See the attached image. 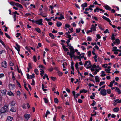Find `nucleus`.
Returning a JSON list of instances; mask_svg holds the SVG:
<instances>
[{"instance_id":"obj_1","label":"nucleus","mask_w":121,"mask_h":121,"mask_svg":"<svg viewBox=\"0 0 121 121\" xmlns=\"http://www.w3.org/2000/svg\"><path fill=\"white\" fill-rule=\"evenodd\" d=\"M8 105H5L4 107H2L0 110V114L4 113L8 110Z\"/></svg>"},{"instance_id":"obj_2","label":"nucleus","mask_w":121,"mask_h":121,"mask_svg":"<svg viewBox=\"0 0 121 121\" xmlns=\"http://www.w3.org/2000/svg\"><path fill=\"white\" fill-rule=\"evenodd\" d=\"M73 32V31L71 30L70 31H68L67 32H66L65 34V36L67 38H69V39L67 40V42L69 43L70 42V40H72V38H71V35H69V34L71 33H72Z\"/></svg>"},{"instance_id":"obj_3","label":"nucleus","mask_w":121,"mask_h":121,"mask_svg":"<svg viewBox=\"0 0 121 121\" xmlns=\"http://www.w3.org/2000/svg\"><path fill=\"white\" fill-rule=\"evenodd\" d=\"M68 48L70 49V52L72 55L73 57H75V56L74 54L75 51H74V50L73 48V47L69 45Z\"/></svg>"},{"instance_id":"obj_4","label":"nucleus","mask_w":121,"mask_h":121,"mask_svg":"<svg viewBox=\"0 0 121 121\" xmlns=\"http://www.w3.org/2000/svg\"><path fill=\"white\" fill-rule=\"evenodd\" d=\"M86 66H87V67L86 68L87 69L91 67V65L90 61H86L85 62L84 64V66L85 67H86Z\"/></svg>"},{"instance_id":"obj_5","label":"nucleus","mask_w":121,"mask_h":121,"mask_svg":"<svg viewBox=\"0 0 121 121\" xmlns=\"http://www.w3.org/2000/svg\"><path fill=\"white\" fill-rule=\"evenodd\" d=\"M100 93L101 95L103 96H105L107 94L106 90L105 89H101L100 91Z\"/></svg>"},{"instance_id":"obj_6","label":"nucleus","mask_w":121,"mask_h":121,"mask_svg":"<svg viewBox=\"0 0 121 121\" xmlns=\"http://www.w3.org/2000/svg\"><path fill=\"white\" fill-rule=\"evenodd\" d=\"M42 19H40L38 21H34V22L37 24H39V25H42Z\"/></svg>"},{"instance_id":"obj_7","label":"nucleus","mask_w":121,"mask_h":121,"mask_svg":"<svg viewBox=\"0 0 121 121\" xmlns=\"http://www.w3.org/2000/svg\"><path fill=\"white\" fill-rule=\"evenodd\" d=\"M12 108L10 109V111L14 112H15L16 111V109L15 106H12Z\"/></svg>"},{"instance_id":"obj_8","label":"nucleus","mask_w":121,"mask_h":121,"mask_svg":"<svg viewBox=\"0 0 121 121\" xmlns=\"http://www.w3.org/2000/svg\"><path fill=\"white\" fill-rule=\"evenodd\" d=\"M30 114H25L24 115V117L27 120H28L29 118L30 117Z\"/></svg>"},{"instance_id":"obj_9","label":"nucleus","mask_w":121,"mask_h":121,"mask_svg":"<svg viewBox=\"0 0 121 121\" xmlns=\"http://www.w3.org/2000/svg\"><path fill=\"white\" fill-rule=\"evenodd\" d=\"M2 66L4 67H6L7 66V63L5 61L3 62L1 64Z\"/></svg>"},{"instance_id":"obj_10","label":"nucleus","mask_w":121,"mask_h":121,"mask_svg":"<svg viewBox=\"0 0 121 121\" xmlns=\"http://www.w3.org/2000/svg\"><path fill=\"white\" fill-rule=\"evenodd\" d=\"M16 45L17 46V48L16 47H15V48L17 51L18 52L20 51V46L17 43L16 44Z\"/></svg>"},{"instance_id":"obj_11","label":"nucleus","mask_w":121,"mask_h":121,"mask_svg":"<svg viewBox=\"0 0 121 121\" xmlns=\"http://www.w3.org/2000/svg\"><path fill=\"white\" fill-rule=\"evenodd\" d=\"M15 87V85L14 84H10L9 85V87L10 89H13Z\"/></svg>"},{"instance_id":"obj_12","label":"nucleus","mask_w":121,"mask_h":121,"mask_svg":"<svg viewBox=\"0 0 121 121\" xmlns=\"http://www.w3.org/2000/svg\"><path fill=\"white\" fill-rule=\"evenodd\" d=\"M91 29L92 30H92L95 31L96 30V27L94 25H92Z\"/></svg>"},{"instance_id":"obj_13","label":"nucleus","mask_w":121,"mask_h":121,"mask_svg":"<svg viewBox=\"0 0 121 121\" xmlns=\"http://www.w3.org/2000/svg\"><path fill=\"white\" fill-rule=\"evenodd\" d=\"M113 102L114 103H116V102H117V103H121V99L119 100V99H116L115 100H114L113 101Z\"/></svg>"},{"instance_id":"obj_14","label":"nucleus","mask_w":121,"mask_h":121,"mask_svg":"<svg viewBox=\"0 0 121 121\" xmlns=\"http://www.w3.org/2000/svg\"><path fill=\"white\" fill-rule=\"evenodd\" d=\"M15 5H16V6L20 8L21 9L22 8H23L22 5L21 4L18 3H15Z\"/></svg>"},{"instance_id":"obj_15","label":"nucleus","mask_w":121,"mask_h":121,"mask_svg":"<svg viewBox=\"0 0 121 121\" xmlns=\"http://www.w3.org/2000/svg\"><path fill=\"white\" fill-rule=\"evenodd\" d=\"M104 7L107 10H110L111 9V8L107 5L105 6Z\"/></svg>"},{"instance_id":"obj_16","label":"nucleus","mask_w":121,"mask_h":121,"mask_svg":"<svg viewBox=\"0 0 121 121\" xmlns=\"http://www.w3.org/2000/svg\"><path fill=\"white\" fill-rule=\"evenodd\" d=\"M27 78L28 79H32L33 78H34L31 75H30L29 76L28 74H27Z\"/></svg>"},{"instance_id":"obj_17","label":"nucleus","mask_w":121,"mask_h":121,"mask_svg":"<svg viewBox=\"0 0 121 121\" xmlns=\"http://www.w3.org/2000/svg\"><path fill=\"white\" fill-rule=\"evenodd\" d=\"M13 118L10 116L8 117L7 119V121H12L13 120Z\"/></svg>"},{"instance_id":"obj_18","label":"nucleus","mask_w":121,"mask_h":121,"mask_svg":"<svg viewBox=\"0 0 121 121\" xmlns=\"http://www.w3.org/2000/svg\"><path fill=\"white\" fill-rule=\"evenodd\" d=\"M115 90L117 91V92H118V93L119 94H120L121 93V91H120L119 89L117 87H115Z\"/></svg>"},{"instance_id":"obj_19","label":"nucleus","mask_w":121,"mask_h":121,"mask_svg":"<svg viewBox=\"0 0 121 121\" xmlns=\"http://www.w3.org/2000/svg\"><path fill=\"white\" fill-rule=\"evenodd\" d=\"M6 90H4L1 91V93L2 95H4L6 94Z\"/></svg>"},{"instance_id":"obj_20","label":"nucleus","mask_w":121,"mask_h":121,"mask_svg":"<svg viewBox=\"0 0 121 121\" xmlns=\"http://www.w3.org/2000/svg\"><path fill=\"white\" fill-rule=\"evenodd\" d=\"M119 109L118 107H116L113 109V111L115 112H117L119 111Z\"/></svg>"},{"instance_id":"obj_21","label":"nucleus","mask_w":121,"mask_h":121,"mask_svg":"<svg viewBox=\"0 0 121 121\" xmlns=\"http://www.w3.org/2000/svg\"><path fill=\"white\" fill-rule=\"evenodd\" d=\"M62 47L63 48L65 51H69V50L68 48H66L65 46L64 45H63Z\"/></svg>"},{"instance_id":"obj_22","label":"nucleus","mask_w":121,"mask_h":121,"mask_svg":"<svg viewBox=\"0 0 121 121\" xmlns=\"http://www.w3.org/2000/svg\"><path fill=\"white\" fill-rule=\"evenodd\" d=\"M81 6L82 7H86L87 6V4L86 3H85L82 4Z\"/></svg>"},{"instance_id":"obj_23","label":"nucleus","mask_w":121,"mask_h":121,"mask_svg":"<svg viewBox=\"0 0 121 121\" xmlns=\"http://www.w3.org/2000/svg\"><path fill=\"white\" fill-rule=\"evenodd\" d=\"M95 79L96 82H99V78L97 76H96L95 77Z\"/></svg>"},{"instance_id":"obj_24","label":"nucleus","mask_w":121,"mask_h":121,"mask_svg":"<svg viewBox=\"0 0 121 121\" xmlns=\"http://www.w3.org/2000/svg\"><path fill=\"white\" fill-rule=\"evenodd\" d=\"M8 94L9 95H13V94L10 91H8Z\"/></svg>"},{"instance_id":"obj_25","label":"nucleus","mask_w":121,"mask_h":121,"mask_svg":"<svg viewBox=\"0 0 121 121\" xmlns=\"http://www.w3.org/2000/svg\"><path fill=\"white\" fill-rule=\"evenodd\" d=\"M67 55H69L70 56V57L71 59H72V58L73 57V56L71 54V53L70 52H67Z\"/></svg>"},{"instance_id":"obj_26","label":"nucleus","mask_w":121,"mask_h":121,"mask_svg":"<svg viewBox=\"0 0 121 121\" xmlns=\"http://www.w3.org/2000/svg\"><path fill=\"white\" fill-rule=\"evenodd\" d=\"M78 63L77 62L76 63L75 65V68L76 69H78V73H79V71L78 70Z\"/></svg>"},{"instance_id":"obj_27","label":"nucleus","mask_w":121,"mask_h":121,"mask_svg":"<svg viewBox=\"0 0 121 121\" xmlns=\"http://www.w3.org/2000/svg\"><path fill=\"white\" fill-rule=\"evenodd\" d=\"M102 74L101 76L102 77H104L106 76V74L104 73L105 72L104 71H102L101 72Z\"/></svg>"},{"instance_id":"obj_28","label":"nucleus","mask_w":121,"mask_h":121,"mask_svg":"<svg viewBox=\"0 0 121 121\" xmlns=\"http://www.w3.org/2000/svg\"><path fill=\"white\" fill-rule=\"evenodd\" d=\"M42 89L44 91H47V90L46 89L44 88V86L43 84H42Z\"/></svg>"},{"instance_id":"obj_29","label":"nucleus","mask_w":121,"mask_h":121,"mask_svg":"<svg viewBox=\"0 0 121 121\" xmlns=\"http://www.w3.org/2000/svg\"><path fill=\"white\" fill-rule=\"evenodd\" d=\"M54 101L55 103L57 104L58 102V100L56 98H55L54 99Z\"/></svg>"},{"instance_id":"obj_30","label":"nucleus","mask_w":121,"mask_h":121,"mask_svg":"<svg viewBox=\"0 0 121 121\" xmlns=\"http://www.w3.org/2000/svg\"><path fill=\"white\" fill-rule=\"evenodd\" d=\"M49 35L53 39H54V35L51 33H49Z\"/></svg>"},{"instance_id":"obj_31","label":"nucleus","mask_w":121,"mask_h":121,"mask_svg":"<svg viewBox=\"0 0 121 121\" xmlns=\"http://www.w3.org/2000/svg\"><path fill=\"white\" fill-rule=\"evenodd\" d=\"M11 106H14V105L15 104V102L12 101L11 102Z\"/></svg>"},{"instance_id":"obj_32","label":"nucleus","mask_w":121,"mask_h":121,"mask_svg":"<svg viewBox=\"0 0 121 121\" xmlns=\"http://www.w3.org/2000/svg\"><path fill=\"white\" fill-rule=\"evenodd\" d=\"M117 48L116 47H114L113 48V49H112L113 51H117Z\"/></svg>"},{"instance_id":"obj_33","label":"nucleus","mask_w":121,"mask_h":121,"mask_svg":"<svg viewBox=\"0 0 121 121\" xmlns=\"http://www.w3.org/2000/svg\"><path fill=\"white\" fill-rule=\"evenodd\" d=\"M110 69H105V70L107 73H110Z\"/></svg>"},{"instance_id":"obj_34","label":"nucleus","mask_w":121,"mask_h":121,"mask_svg":"<svg viewBox=\"0 0 121 121\" xmlns=\"http://www.w3.org/2000/svg\"><path fill=\"white\" fill-rule=\"evenodd\" d=\"M10 4L12 6L15 5V2L13 1L11 2L10 3Z\"/></svg>"},{"instance_id":"obj_35","label":"nucleus","mask_w":121,"mask_h":121,"mask_svg":"<svg viewBox=\"0 0 121 121\" xmlns=\"http://www.w3.org/2000/svg\"><path fill=\"white\" fill-rule=\"evenodd\" d=\"M34 72L37 75H38V70L37 69H35L34 70Z\"/></svg>"},{"instance_id":"obj_36","label":"nucleus","mask_w":121,"mask_h":121,"mask_svg":"<svg viewBox=\"0 0 121 121\" xmlns=\"http://www.w3.org/2000/svg\"><path fill=\"white\" fill-rule=\"evenodd\" d=\"M56 25L58 27H59L60 26V22H57L56 23Z\"/></svg>"},{"instance_id":"obj_37","label":"nucleus","mask_w":121,"mask_h":121,"mask_svg":"<svg viewBox=\"0 0 121 121\" xmlns=\"http://www.w3.org/2000/svg\"><path fill=\"white\" fill-rule=\"evenodd\" d=\"M81 29L80 28L77 29H76V32L77 33H79Z\"/></svg>"},{"instance_id":"obj_38","label":"nucleus","mask_w":121,"mask_h":121,"mask_svg":"<svg viewBox=\"0 0 121 121\" xmlns=\"http://www.w3.org/2000/svg\"><path fill=\"white\" fill-rule=\"evenodd\" d=\"M35 30L38 33H40L41 31L40 29L38 28H36Z\"/></svg>"},{"instance_id":"obj_39","label":"nucleus","mask_w":121,"mask_h":121,"mask_svg":"<svg viewBox=\"0 0 121 121\" xmlns=\"http://www.w3.org/2000/svg\"><path fill=\"white\" fill-rule=\"evenodd\" d=\"M28 66H29V67L28 68H27L30 69H32V68L31 67V64L30 63H29Z\"/></svg>"},{"instance_id":"obj_40","label":"nucleus","mask_w":121,"mask_h":121,"mask_svg":"<svg viewBox=\"0 0 121 121\" xmlns=\"http://www.w3.org/2000/svg\"><path fill=\"white\" fill-rule=\"evenodd\" d=\"M66 117H65V116H64L63 115H62V117H61V118L62 119L63 121H64L65 120V119L66 118Z\"/></svg>"},{"instance_id":"obj_41","label":"nucleus","mask_w":121,"mask_h":121,"mask_svg":"<svg viewBox=\"0 0 121 121\" xmlns=\"http://www.w3.org/2000/svg\"><path fill=\"white\" fill-rule=\"evenodd\" d=\"M12 78L13 80H15V78L14 77V73L13 72L12 73Z\"/></svg>"},{"instance_id":"obj_42","label":"nucleus","mask_w":121,"mask_h":121,"mask_svg":"<svg viewBox=\"0 0 121 121\" xmlns=\"http://www.w3.org/2000/svg\"><path fill=\"white\" fill-rule=\"evenodd\" d=\"M43 99L44 100V102L45 103H48V100L46 98H44Z\"/></svg>"},{"instance_id":"obj_43","label":"nucleus","mask_w":121,"mask_h":121,"mask_svg":"<svg viewBox=\"0 0 121 121\" xmlns=\"http://www.w3.org/2000/svg\"><path fill=\"white\" fill-rule=\"evenodd\" d=\"M5 35L6 37L9 39L10 38V36L7 33H5Z\"/></svg>"},{"instance_id":"obj_44","label":"nucleus","mask_w":121,"mask_h":121,"mask_svg":"<svg viewBox=\"0 0 121 121\" xmlns=\"http://www.w3.org/2000/svg\"><path fill=\"white\" fill-rule=\"evenodd\" d=\"M115 41L116 43L118 44H119L120 43V41L119 39H116L115 40Z\"/></svg>"},{"instance_id":"obj_45","label":"nucleus","mask_w":121,"mask_h":121,"mask_svg":"<svg viewBox=\"0 0 121 121\" xmlns=\"http://www.w3.org/2000/svg\"><path fill=\"white\" fill-rule=\"evenodd\" d=\"M97 10H98V11H97V12H98L100 9L98 7L96 8V9H95L94 10V12H96Z\"/></svg>"},{"instance_id":"obj_46","label":"nucleus","mask_w":121,"mask_h":121,"mask_svg":"<svg viewBox=\"0 0 121 121\" xmlns=\"http://www.w3.org/2000/svg\"><path fill=\"white\" fill-rule=\"evenodd\" d=\"M87 40L88 41H91V38L90 36L88 37L87 38Z\"/></svg>"},{"instance_id":"obj_47","label":"nucleus","mask_w":121,"mask_h":121,"mask_svg":"<svg viewBox=\"0 0 121 121\" xmlns=\"http://www.w3.org/2000/svg\"><path fill=\"white\" fill-rule=\"evenodd\" d=\"M111 38L113 40H115V37L114 34L112 35V36L111 37Z\"/></svg>"},{"instance_id":"obj_48","label":"nucleus","mask_w":121,"mask_h":121,"mask_svg":"<svg viewBox=\"0 0 121 121\" xmlns=\"http://www.w3.org/2000/svg\"><path fill=\"white\" fill-rule=\"evenodd\" d=\"M113 82H110V85H109L108 86L110 87H112L113 86Z\"/></svg>"},{"instance_id":"obj_49","label":"nucleus","mask_w":121,"mask_h":121,"mask_svg":"<svg viewBox=\"0 0 121 121\" xmlns=\"http://www.w3.org/2000/svg\"><path fill=\"white\" fill-rule=\"evenodd\" d=\"M105 82H104L103 81L102 82H100L99 85L100 86H101L102 85H103L105 83Z\"/></svg>"},{"instance_id":"obj_50","label":"nucleus","mask_w":121,"mask_h":121,"mask_svg":"<svg viewBox=\"0 0 121 121\" xmlns=\"http://www.w3.org/2000/svg\"><path fill=\"white\" fill-rule=\"evenodd\" d=\"M17 95H18L19 96H20V95L21 93L19 91H17Z\"/></svg>"},{"instance_id":"obj_51","label":"nucleus","mask_w":121,"mask_h":121,"mask_svg":"<svg viewBox=\"0 0 121 121\" xmlns=\"http://www.w3.org/2000/svg\"><path fill=\"white\" fill-rule=\"evenodd\" d=\"M107 93L110 94L111 93V90L110 89H108L107 90Z\"/></svg>"},{"instance_id":"obj_52","label":"nucleus","mask_w":121,"mask_h":121,"mask_svg":"<svg viewBox=\"0 0 121 121\" xmlns=\"http://www.w3.org/2000/svg\"><path fill=\"white\" fill-rule=\"evenodd\" d=\"M93 103L91 105L92 106H94L96 104V102L94 100H93Z\"/></svg>"},{"instance_id":"obj_53","label":"nucleus","mask_w":121,"mask_h":121,"mask_svg":"<svg viewBox=\"0 0 121 121\" xmlns=\"http://www.w3.org/2000/svg\"><path fill=\"white\" fill-rule=\"evenodd\" d=\"M72 93L73 95V96L74 97V98H75V92L74 91H73L72 92Z\"/></svg>"},{"instance_id":"obj_54","label":"nucleus","mask_w":121,"mask_h":121,"mask_svg":"<svg viewBox=\"0 0 121 121\" xmlns=\"http://www.w3.org/2000/svg\"><path fill=\"white\" fill-rule=\"evenodd\" d=\"M51 79L53 81H55L56 79V78L55 77H51Z\"/></svg>"},{"instance_id":"obj_55","label":"nucleus","mask_w":121,"mask_h":121,"mask_svg":"<svg viewBox=\"0 0 121 121\" xmlns=\"http://www.w3.org/2000/svg\"><path fill=\"white\" fill-rule=\"evenodd\" d=\"M91 52L90 51H89L88 52V55L89 56H91Z\"/></svg>"},{"instance_id":"obj_56","label":"nucleus","mask_w":121,"mask_h":121,"mask_svg":"<svg viewBox=\"0 0 121 121\" xmlns=\"http://www.w3.org/2000/svg\"><path fill=\"white\" fill-rule=\"evenodd\" d=\"M0 42L4 46H5V45L4 44V43L2 41V40H1V39H0Z\"/></svg>"},{"instance_id":"obj_57","label":"nucleus","mask_w":121,"mask_h":121,"mask_svg":"<svg viewBox=\"0 0 121 121\" xmlns=\"http://www.w3.org/2000/svg\"><path fill=\"white\" fill-rule=\"evenodd\" d=\"M33 59L34 61L36 62V56H33Z\"/></svg>"},{"instance_id":"obj_58","label":"nucleus","mask_w":121,"mask_h":121,"mask_svg":"<svg viewBox=\"0 0 121 121\" xmlns=\"http://www.w3.org/2000/svg\"><path fill=\"white\" fill-rule=\"evenodd\" d=\"M71 67L72 69L73 70V71H74V68L73 66V64L72 63L71 65Z\"/></svg>"},{"instance_id":"obj_59","label":"nucleus","mask_w":121,"mask_h":121,"mask_svg":"<svg viewBox=\"0 0 121 121\" xmlns=\"http://www.w3.org/2000/svg\"><path fill=\"white\" fill-rule=\"evenodd\" d=\"M97 38L98 39H100L101 38V36L97 34L96 35Z\"/></svg>"},{"instance_id":"obj_60","label":"nucleus","mask_w":121,"mask_h":121,"mask_svg":"<svg viewBox=\"0 0 121 121\" xmlns=\"http://www.w3.org/2000/svg\"><path fill=\"white\" fill-rule=\"evenodd\" d=\"M108 32V33H109V32L108 31V29H106V30L104 32V33H105V34H106L107 33V32Z\"/></svg>"},{"instance_id":"obj_61","label":"nucleus","mask_w":121,"mask_h":121,"mask_svg":"<svg viewBox=\"0 0 121 121\" xmlns=\"http://www.w3.org/2000/svg\"><path fill=\"white\" fill-rule=\"evenodd\" d=\"M92 17L93 19H94L96 20H98L97 18L96 17L92 16Z\"/></svg>"},{"instance_id":"obj_62","label":"nucleus","mask_w":121,"mask_h":121,"mask_svg":"<svg viewBox=\"0 0 121 121\" xmlns=\"http://www.w3.org/2000/svg\"><path fill=\"white\" fill-rule=\"evenodd\" d=\"M26 84H24V87L25 88V89H26V90L27 91H28V88H27L26 87Z\"/></svg>"},{"instance_id":"obj_63","label":"nucleus","mask_w":121,"mask_h":121,"mask_svg":"<svg viewBox=\"0 0 121 121\" xmlns=\"http://www.w3.org/2000/svg\"><path fill=\"white\" fill-rule=\"evenodd\" d=\"M47 75L45 73L44 75V76H43V79H45L46 77L47 76Z\"/></svg>"},{"instance_id":"obj_64","label":"nucleus","mask_w":121,"mask_h":121,"mask_svg":"<svg viewBox=\"0 0 121 121\" xmlns=\"http://www.w3.org/2000/svg\"><path fill=\"white\" fill-rule=\"evenodd\" d=\"M53 68L52 67H51V68H50L49 69V71L50 72H51V71H52L53 70Z\"/></svg>"}]
</instances>
